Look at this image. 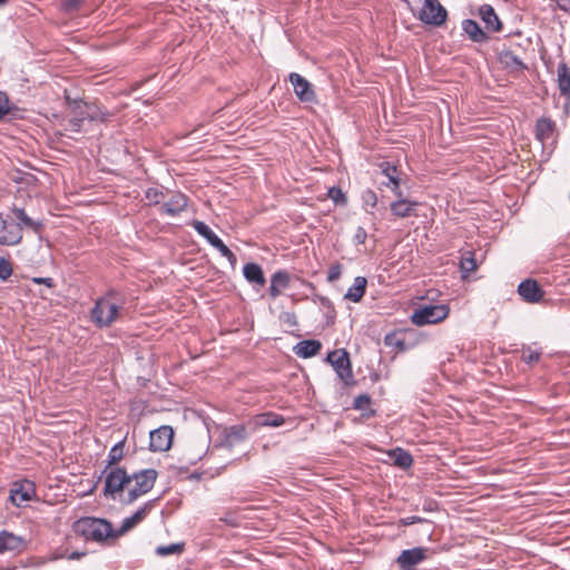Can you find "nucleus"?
Returning <instances> with one entry per match:
<instances>
[{"label": "nucleus", "mask_w": 570, "mask_h": 570, "mask_svg": "<svg viewBox=\"0 0 570 570\" xmlns=\"http://www.w3.org/2000/svg\"><path fill=\"white\" fill-rule=\"evenodd\" d=\"M116 295L115 289H109L104 296L96 299L91 309V320L97 327H109L118 318L121 305L111 302Z\"/></svg>", "instance_id": "1"}, {"label": "nucleus", "mask_w": 570, "mask_h": 570, "mask_svg": "<svg viewBox=\"0 0 570 570\" xmlns=\"http://www.w3.org/2000/svg\"><path fill=\"white\" fill-rule=\"evenodd\" d=\"M73 530L86 540L96 542H101L108 538H117L111 523L99 518H81L73 523Z\"/></svg>", "instance_id": "2"}, {"label": "nucleus", "mask_w": 570, "mask_h": 570, "mask_svg": "<svg viewBox=\"0 0 570 570\" xmlns=\"http://www.w3.org/2000/svg\"><path fill=\"white\" fill-rule=\"evenodd\" d=\"M158 472L155 469H142L129 474L132 485L128 489L126 495H121L120 502L125 505L132 504L140 497L148 493L155 485Z\"/></svg>", "instance_id": "3"}, {"label": "nucleus", "mask_w": 570, "mask_h": 570, "mask_svg": "<svg viewBox=\"0 0 570 570\" xmlns=\"http://www.w3.org/2000/svg\"><path fill=\"white\" fill-rule=\"evenodd\" d=\"M101 478H105L104 497L120 501L121 495H126L125 488L130 484V479L125 468L102 470L99 479Z\"/></svg>", "instance_id": "4"}, {"label": "nucleus", "mask_w": 570, "mask_h": 570, "mask_svg": "<svg viewBox=\"0 0 570 570\" xmlns=\"http://www.w3.org/2000/svg\"><path fill=\"white\" fill-rule=\"evenodd\" d=\"M449 307L444 304L423 305L412 314V322L417 326L435 324L449 315Z\"/></svg>", "instance_id": "5"}, {"label": "nucleus", "mask_w": 570, "mask_h": 570, "mask_svg": "<svg viewBox=\"0 0 570 570\" xmlns=\"http://www.w3.org/2000/svg\"><path fill=\"white\" fill-rule=\"evenodd\" d=\"M417 19L425 24L440 27L448 19V11L439 0H424Z\"/></svg>", "instance_id": "6"}, {"label": "nucleus", "mask_w": 570, "mask_h": 570, "mask_svg": "<svg viewBox=\"0 0 570 570\" xmlns=\"http://www.w3.org/2000/svg\"><path fill=\"white\" fill-rule=\"evenodd\" d=\"M326 361L333 366L340 380L346 384L353 381L350 356L344 348L330 352Z\"/></svg>", "instance_id": "7"}, {"label": "nucleus", "mask_w": 570, "mask_h": 570, "mask_svg": "<svg viewBox=\"0 0 570 570\" xmlns=\"http://www.w3.org/2000/svg\"><path fill=\"white\" fill-rule=\"evenodd\" d=\"M22 240V233L10 216L0 213V245L16 246Z\"/></svg>", "instance_id": "8"}, {"label": "nucleus", "mask_w": 570, "mask_h": 570, "mask_svg": "<svg viewBox=\"0 0 570 570\" xmlns=\"http://www.w3.org/2000/svg\"><path fill=\"white\" fill-rule=\"evenodd\" d=\"M174 430L169 425H161L149 433V446L151 452H165L171 446Z\"/></svg>", "instance_id": "9"}, {"label": "nucleus", "mask_w": 570, "mask_h": 570, "mask_svg": "<svg viewBox=\"0 0 570 570\" xmlns=\"http://www.w3.org/2000/svg\"><path fill=\"white\" fill-rule=\"evenodd\" d=\"M250 433L248 432L246 425L244 424H234L228 428H225L222 432L219 446L232 450L237 444L246 441L249 438Z\"/></svg>", "instance_id": "10"}, {"label": "nucleus", "mask_w": 570, "mask_h": 570, "mask_svg": "<svg viewBox=\"0 0 570 570\" xmlns=\"http://www.w3.org/2000/svg\"><path fill=\"white\" fill-rule=\"evenodd\" d=\"M289 82L293 85L296 97L302 102H316L317 96L313 89L312 83L297 72H291L288 76Z\"/></svg>", "instance_id": "11"}, {"label": "nucleus", "mask_w": 570, "mask_h": 570, "mask_svg": "<svg viewBox=\"0 0 570 570\" xmlns=\"http://www.w3.org/2000/svg\"><path fill=\"white\" fill-rule=\"evenodd\" d=\"M27 547L24 537L17 535L8 530L0 531V554L17 556L23 552Z\"/></svg>", "instance_id": "12"}, {"label": "nucleus", "mask_w": 570, "mask_h": 570, "mask_svg": "<svg viewBox=\"0 0 570 570\" xmlns=\"http://www.w3.org/2000/svg\"><path fill=\"white\" fill-rule=\"evenodd\" d=\"M35 495V482L26 479L14 482L13 488L10 491V500L16 507H20L23 502L30 501Z\"/></svg>", "instance_id": "13"}, {"label": "nucleus", "mask_w": 570, "mask_h": 570, "mask_svg": "<svg viewBox=\"0 0 570 570\" xmlns=\"http://www.w3.org/2000/svg\"><path fill=\"white\" fill-rule=\"evenodd\" d=\"M426 551L428 549L423 547L403 550L397 557L396 562L402 570H413L426 559Z\"/></svg>", "instance_id": "14"}, {"label": "nucleus", "mask_w": 570, "mask_h": 570, "mask_svg": "<svg viewBox=\"0 0 570 570\" xmlns=\"http://www.w3.org/2000/svg\"><path fill=\"white\" fill-rule=\"evenodd\" d=\"M155 505V500L147 501L142 507H140L135 513L125 518L120 524V527L115 530V535L119 537L132 529L135 525L140 523L146 515L151 511Z\"/></svg>", "instance_id": "15"}, {"label": "nucleus", "mask_w": 570, "mask_h": 570, "mask_svg": "<svg viewBox=\"0 0 570 570\" xmlns=\"http://www.w3.org/2000/svg\"><path fill=\"white\" fill-rule=\"evenodd\" d=\"M187 206L188 197L180 191H176L161 205L160 213L169 217H176L180 215Z\"/></svg>", "instance_id": "16"}, {"label": "nucleus", "mask_w": 570, "mask_h": 570, "mask_svg": "<svg viewBox=\"0 0 570 570\" xmlns=\"http://www.w3.org/2000/svg\"><path fill=\"white\" fill-rule=\"evenodd\" d=\"M11 212L14 215V218L18 220L16 222V225H18L20 233H22L24 228L30 229L36 234L42 233V229L45 227L43 222L40 219H33L30 216H28L24 208L13 206L11 208Z\"/></svg>", "instance_id": "17"}, {"label": "nucleus", "mask_w": 570, "mask_h": 570, "mask_svg": "<svg viewBox=\"0 0 570 570\" xmlns=\"http://www.w3.org/2000/svg\"><path fill=\"white\" fill-rule=\"evenodd\" d=\"M518 294L527 303H538L543 297V291L538 285L537 281L528 278L522 281L518 286Z\"/></svg>", "instance_id": "18"}, {"label": "nucleus", "mask_w": 570, "mask_h": 570, "mask_svg": "<svg viewBox=\"0 0 570 570\" xmlns=\"http://www.w3.org/2000/svg\"><path fill=\"white\" fill-rule=\"evenodd\" d=\"M498 61L511 72L528 69L522 59L510 48H503L498 52Z\"/></svg>", "instance_id": "19"}, {"label": "nucleus", "mask_w": 570, "mask_h": 570, "mask_svg": "<svg viewBox=\"0 0 570 570\" xmlns=\"http://www.w3.org/2000/svg\"><path fill=\"white\" fill-rule=\"evenodd\" d=\"M478 14L488 31L500 32L502 30L503 24L491 4L480 6Z\"/></svg>", "instance_id": "20"}, {"label": "nucleus", "mask_w": 570, "mask_h": 570, "mask_svg": "<svg viewBox=\"0 0 570 570\" xmlns=\"http://www.w3.org/2000/svg\"><path fill=\"white\" fill-rule=\"evenodd\" d=\"M463 32L469 39L476 43L488 42V33L480 27V24L473 19H464L461 23Z\"/></svg>", "instance_id": "21"}, {"label": "nucleus", "mask_w": 570, "mask_h": 570, "mask_svg": "<svg viewBox=\"0 0 570 570\" xmlns=\"http://www.w3.org/2000/svg\"><path fill=\"white\" fill-rule=\"evenodd\" d=\"M557 83L560 96L570 102V68L563 60L557 68Z\"/></svg>", "instance_id": "22"}, {"label": "nucleus", "mask_w": 570, "mask_h": 570, "mask_svg": "<svg viewBox=\"0 0 570 570\" xmlns=\"http://www.w3.org/2000/svg\"><path fill=\"white\" fill-rule=\"evenodd\" d=\"M416 206V202L400 197L397 200L391 203L390 208L394 216L406 218L413 215Z\"/></svg>", "instance_id": "23"}, {"label": "nucleus", "mask_w": 570, "mask_h": 570, "mask_svg": "<svg viewBox=\"0 0 570 570\" xmlns=\"http://www.w3.org/2000/svg\"><path fill=\"white\" fill-rule=\"evenodd\" d=\"M321 348H322V344L320 341L303 340L295 345L294 352L296 355H298L302 358H309L312 356H315L320 352Z\"/></svg>", "instance_id": "24"}, {"label": "nucleus", "mask_w": 570, "mask_h": 570, "mask_svg": "<svg viewBox=\"0 0 570 570\" xmlns=\"http://www.w3.org/2000/svg\"><path fill=\"white\" fill-rule=\"evenodd\" d=\"M367 281L364 276H356L352 286L347 288L344 298L358 303L365 294Z\"/></svg>", "instance_id": "25"}, {"label": "nucleus", "mask_w": 570, "mask_h": 570, "mask_svg": "<svg viewBox=\"0 0 570 570\" xmlns=\"http://www.w3.org/2000/svg\"><path fill=\"white\" fill-rule=\"evenodd\" d=\"M243 275L248 283L264 286L266 279L262 267L256 263H247L243 267Z\"/></svg>", "instance_id": "26"}, {"label": "nucleus", "mask_w": 570, "mask_h": 570, "mask_svg": "<svg viewBox=\"0 0 570 570\" xmlns=\"http://www.w3.org/2000/svg\"><path fill=\"white\" fill-rule=\"evenodd\" d=\"M125 442L126 438H124L122 440H120L119 442L111 446V449L108 452L104 470L120 468L119 463L124 458Z\"/></svg>", "instance_id": "27"}, {"label": "nucleus", "mask_w": 570, "mask_h": 570, "mask_svg": "<svg viewBox=\"0 0 570 570\" xmlns=\"http://www.w3.org/2000/svg\"><path fill=\"white\" fill-rule=\"evenodd\" d=\"M554 121L550 118H540L535 122V137L540 141H546L552 136V132L554 130Z\"/></svg>", "instance_id": "28"}, {"label": "nucleus", "mask_w": 570, "mask_h": 570, "mask_svg": "<svg viewBox=\"0 0 570 570\" xmlns=\"http://www.w3.org/2000/svg\"><path fill=\"white\" fill-rule=\"evenodd\" d=\"M390 456L394 460V464L402 469H409L413 464V458L404 449L396 448L391 451Z\"/></svg>", "instance_id": "29"}, {"label": "nucleus", "mask_w": 570, "mask_h": 570, "mask_svg": "<svg viewBox=\"0 0 570 570\" xmlns=\"http://www.w3.org/2000/svg\"><path fill=\"white\" fill-rule=\"evenodd\" d=\"M193 227L213 247L220 240V238L213 232V229L202 220H194Z\"/></svg>", "instance_id": "30"}, {"label": "nucleus", "mask_w": 570, "mask_h": 570, "mask_svg": "<svg viewBox=\"0 0 570 570\" xmlns=\"http://www.w3.org/2000/svg\"><path fill=\"white\" fill-rule=\"evenodd\" d=\"M86 116H87L88 121L104 124L109 120V118L111 117V114L108 112L107 110H102L97 105L88 104Z\"/></svg>", "instance_id": "31"}, {"label": "nucleus", "mask_w": 570, "mask_h": 570, "mask_svg": "<svg viewBox=\"0 0 570 570\" xmlns=\"http://www.w3.org/2000/svg\"><path fill=\"white\" fill-rule=\"evenodd\" d=\"M285 419L283 415L274 412H265L258 415L257 424L261 426H273L278 428L283 425Z\"/></svg>", "instance_id": "32"}, {"label": "nucleus", "mask_w": 570, "mask_h": 570, "mask_svg": "<svg viewBox=\"0 0 570 570\" xmlns=\"http://www.w3.org/2000/svg\"><path fill=\"white\" fill-rule=\"evenodd\" d=\"M67 102L72 109V114L75 117L81 119V121L87 120L86 111L88 107V102H83L82 100L71 99L67 97Z\"/></svg>", "instance_id": "33"}, {"label": "nucleus", "mask_w": 570, "mask_h": 570, "mask_svg": "<svg viewBox=\"0 0 570 570\" xmlns=\"http://www.w3.org/2000/svg\"><path fill=\"white\" fill-rule=\"evenodd\" d=\"M289 281H291V277H289L288 272L283 271V269L276 271L271 277V283L275 284L283 291L288 287Z\"/></svg>", "instance_id": "34"}, {"label": "nucleus", "mask_w": 570, "mask_h": 570, "mask_svg": "<svg viewBox=\"0 0 570 570\" xmlns=\"http://www.w3.org/2000/svg\"><path fill=\"white\" fill-rule=\"evenodd\" d=\"M184 550V543H171L168 546H159L156 548V554L166 557L169 554H178Z\"/></svg>", "instance_id": "35"}, {"label": "nucleus", "mask_w": 570, "mask_h": 570, "mask_svg": "<svg viewBox=\"0 0 570 570\" xmlns=\"http://www.w3.org/2000/svg\"><path fill=\"white\" fill-rule=\"evenodd\" d=\"M164 197L163 189L149 187L145 190V198L149 202V205H159Z\"/></svg>", "instance_id": "36"}, {"label": "nucleus", "mask_w": 570, "mask_h": 570, "mask_svg": "<svg viewBox=\"0 0 570 570\" xmlns=\"http://www.w3.org/2000/svg\"><path fill=\"white\" fill-rule=\"evenodd\" d=\"M327 196L334 204L345 206L347 205V197L341 187L333 186L328 189Z\"/></svg>", "instance_id": "37"}, {"label": "nucleus", "mask_w": 570, "mask_h": 570, "mask_svg": "<svg viewBox=\"0 0 570 570\" xmlns=\"http://www.w3.org/2000/svg\"><path fill=\"white\" fill-rule=\"evenodd\" d=\"M214 248H216L220 253V255L229 262L233 268L236 266V255L225 245V243L222 239L216 245H214Z\"/></svg>", "instance_id": "38"}, {"label": "nucleus", "mask_w": 570, "mask_h": 570, "mask_svg": "<svg viewBox=\"0 0 570 570\" xmlns=\"http://www.w3.org/2000/svg\"><path fill=\"white\" fill-rule=\"evenodd\" d=\"M361 199L366 212H368V207L374 208L377 204V196L375 191L370 188L362 191Z\"/></svg>", "instance_id": "39"}, {"label": "nucleus", "mask_w": 570, "mask_h": 570, "mask_svg": "<svg viewBox=\"0 0 570 570\" xmlns=\"http://www.w3.org/2000/svg\"><path fill=\"white\" fill-rule=\"evenodd\" d=\"M541 356L540 351L531 350L530 347L523 348L522 351V361L527 364H533L539 361Z\"/></svg>", "instance_id": "40"}, {"label": "nucleus", "mask_w": 570, "mask_h": 570, "mask_svg": "<svg viewBox=\"0 0 570 570\" xmlns=\"http://www.w3.org/2000/svg\"><path fill=\"white\" fill-rule=\"evenodd\" d=\"M380 168H381L382 174L385 177H387L389 181H391V179H394L395 177H397V168H396V166L392 165L391 163L383 161L380 164Z\"/></svg>", "instance_id": "41"}, {"label": "nucleus", "mask_w": 570, "mask_h": 570, "mask_svg": "<svg viewBox=\"0 0 570 570\" xmlns=\"http://www.w3.org/2000/svg\"><path fill=\"white\" fill-rule=\"evenodd\" d=\"M11 275L12 266L10 262L4 257H0V279L7 281Z\"/></svg>", "instance_id": "42"}, {"label": "nucleus", "mask_w": 570, "mask_h": 570, "mask_svg": "<svg viewBox=\"0 0 570 570\" xmlns=\"http://www.w3.org/2000/svg\"><path fill=\"white\" fill-rule=\"evenodd\" d=\"M371 404V397L367 394H361L354 399L353 406L356 410L364 411Z\"/></svg>", "instance_id": "43"}, {"label": "nucleus", "mask_w": 570, "mask_h": 570, "mask_svg": "<svg viewBox=\"0 0 570 570\" xmlns=\"http://www.w3.org/2000/svg\"><path fill=\"white\" fill-rule=\"evenodd\" d=\"M429 522L430 521L428 519H424V518L417 517V515L401 518L399 521L400 525H403V527H409L414 523H429Z\"/></svg>", "instance_id": "44"}, {"label": "nucleus", "mask_w": 570, "mask_h": 570, "mask_svg": "<svg viewBox=\"0 0 570 570\" xmlns=\"http://www.w3.org/2000/svg\"><path fill=\"white\" fill-rule=\"evenodd\" d=\"M10 112L9 98L3 91H0V120Z\"/></svg>", "instance_id": "45"}, {"label": "nucleus", "mask_w": 570, "mask_h": 570, "mask_svg": "<svg viewBox=\"0 0 570 570\" xmlns=\"http://www.w3.org/2000/svg\"><path fill=\"white\" fill-rule=\"evenodd\" d=\"M322 304L328 309L326 313L327 324H333L335 320V311L331 301L326 297L321 298Z\"/></svg>", "instance_id": "46"}, {"label": "nucleus", "mask_w": 570, "mask_h": 570, "mask_svg": "<svg viewBox=\"0 0 570 570\" xmlns=\"http://www.w3.org/2000/svg\"><path fill=\"white\" fill-rule=\"evenodd\" d=\"M476 268V262L473 256L462 258L461 269L463 273H470Z\"/></svg>", "instance_id": "47"}, {"label": "nucleus", "mask_w": 570, "mask_h": 570, "mask_svg": "<svg viewBox=\"0 0 570 570\" xmlns=\"http://www.w3.org/2000/svg\"><path fill=\"white\" fill-rule=\"evenodd\" d=\"M342 266L340 264H334L330 267L327 272V281L335 282L341 277Z\"/></svg>", "instance_id": "48"}, {"label": "nucleus", "mask_w": 570, "mask_h": 570, "mask_svg": "<svg viewBox=\"0 0 570 570\" xmlns=\"http://www.w3.org/2000/svg\"><path fill=\"white\" fill-rule=\"evenodd\" d=\"M366 238H367V233H366L365 228L362 227V226H358L356 228V232H355L354 237H353L354 244L355 245H362V244L365 243Z\"/></svg>", "instance_id": "49"}, {"label": "nucleus", "mask_w": 570, "mask_h": 570, "mask_svg": "<svg viewBox=\"0 0 570 570\" xmlns=\"http://www.w3.org/2000/svg\"><path fill=\"white\" fill-rule=\"evenodd\" d=\"M86 553L85 552H80V551H72L70 552L69 554L67 556H63V554H53L50 560H58L60 558H66L68 560H79L81 559Z\"/></svg>", "instance_id": "50"}, {"label": "nucleus", "mask_w": 570, "mask_h": 570, "mask_svg": "<svg viewBox=\"0 0 570 570\" xmlns=\"http://www.w3.org/2000/svg\"><path fill=\"white\" fill-rule=\"evenodd\" d=\"M82 124L83 121H81V119L72 115L68 121V127L73 132H80L82 130Z\"/></svg>", "instance_id": "51"}, {"label": "nucleus", "mask_w": 570, "mask_h": 570, "mask_svg": "<svg viewBox=\"0 0 570 570\" xmlns=\"http://www.w3.org/2000/svg\"><path fill=\"white\" fill-rule=\"evenodd\" d=\"M385 186H391L392 191L394 195L397 196V198L403 197V193L400 188V179L399 177H395L394 179H391L389 183H384Z\"/></svg>", "instance_id": "52"}, {"label": "nucleus", "mask_w": 570, "mask_h": 570, "mask_svg": "<svg viewBox=\"0 0 570 570\" xmlns=\"http://www.w3.org/2000/svg\"><path fill=\"white\" fill-rule=\"evenodd\" d=\"M385 343H386L387 345H393V346H395V347H397V348H400V350H402V351H403V350H405V343H404L403 341L399 340V338H397L396 336H394V335H393V336L387 335V336L385 337Z\"/></svg>", "instance_id": "53"}, {"label": "nucleus", "mask_w": 570, "mask_h": 570, "mask_svg": "<svg viewBox=\"0 0 570 570\" xmlns=\"http://www.w3.org/2000/svg\"><path fill=\"white\" fill-rule=\"evenodd\" d=\"M32 282L35 284H43L48 288H52L55 286V282L51 277H33Z\"/></svg>", "instance_id": "54"}, {"label": "nucleus", "mask_w": 570, "mask_h": 570, "mask_svg": "<svg viewBox=\"0 0 570 570\" xmlns=\"http://www.w3.org/2000/svg\"><path fill=\"white\" fill-rule=\"evenodd\" d=\"M558 8L564 12H570V0H554Z\"/></svg>", "instance_id": "55"}, {"label": "nucleus", "mask_w": 570, "mask_h": 570, "mask_svg": "<svg viewBox=\"0 0 570 570\" xmlns=\"http://www.w3.org/2000/svg\"><path fill=\"white\" fill-rule=\"evenodd\" d=\"M423 510L426 512H433L438 510V503L435 501H428L423 504Z\"/></svg>", "instance_id": "56"}, {"label": "nucleus", "mask_w": 570, "mask_h": 570, "mask_svg": "<svg viewBox=\"0 0 570 570\" xmlns=\"http://www.w3.org/2000/svg\"><path fill=\"white\" fill-rule=\"evenodd\" d=\"M283 289H281L278 286H276L275 284L271 283L269 285V294L273 298H276L277 296H279V294L282 293Z\"/></svg>", "instance_id": "57"}, {"label": "nucleus", "mask_w": 570, "mask_h": 570, "mask_svg": "<svg viewBox=\"0 0 570 570\" xmlns=\"http://www.w3.org/2000/svg\"><path fill=\"white\" fill-rule=\"evenodd\" d=\"M9 0H0V7H3L8 3Z\"/></svg>", "instance_id": "58"}, {"label": "nucleus", "mask_w": 570, "mask_h": 570, "mask_svg": "<svg viewBox=\"0 0 570 570\" xmlns=\"http://www.w3.org/2000/svg\"><path fill=\"white\" fill-rule=\"evenodd\" d=\"M0 570H16V567L4 568V569H0Z\"/></svg>", "instance_id": "59"}]
</instances>
